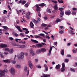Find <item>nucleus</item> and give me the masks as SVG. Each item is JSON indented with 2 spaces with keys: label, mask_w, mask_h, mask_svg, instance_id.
<instances>
[{
  "label": "nucleus",
  "mask_w": 77,
  "mask_h": 77,
  "mask_svg": "<svg viewBox=\"0 0 77 77\" xmlns=\"http://www.w3.org/2000/svg\"><path fill=\"white\" fill-rule=\"evenodd\" d=\"M8 71L7 70V69H4V70H0V77H2V76H5V75H4V74L2 73H5V72H8Z\"/></svg>",
  "instance_id": "f257e3e1"
},
{
  "label": "nucleus",
  "mask_w": 77,
  "mask_h": 77,
  "mask_svg": "<svg viewBox=\"0 0 77 77\" xmlns=\"http://www.w3.org/2000/svg\"><path fill=\"white\" fill-rule=\"evenodd\" d=\"M19 59H22L24 58V53L22 52L18 56Z\"/></svg>",
  "instance_id": "f03ea898"
},
{
  "label": "nucleus",
  "mask_w": 77,
  "mask_h": 77,
  "mask_svg": "<svg viewBox=\"0 0 77 77\" xmlns=\"http://www.w3.org/2000/svg\"><path fill=\"white\" fill-rule=\"evenodd\" d=\"M10 72L13 75H15V69L14 68H11V70Z\"/></svg>",
  "instance_id": "7ed1b4c3"
},
{
  "label": "nucleus",
  "mask_w": 77,
  "mask_h": 77,
  "mask_svg": "<svg viewBox=\"0 0 77 77\" xmlns=\"http://www.w3.org/2000/svg\"><path fill=\"white\" fill-rule=\"evenodd\" d=\"M27 66H25L24 67L25 71H26L27 73V75H29V69H28Z\"/></svg>",
  "instance_id": "20e7f679"
},
{
  "label": "nucleus",
  "mask_w": 77,
  "mask_h": 77,
  "mask_svg": "<svg viewBox=\"0 0 77 77\" xmlns=\"http://www.w3.org/2000/svg\"><path fill=\"white\" fill-rule=\"evenodd\" d=\"M28 65L31 69H32V68H33V65H32V63L31 62V61H28Z\"/></svg>",
  "instance_id": "39448f33"
},
{
  "label": "nucleus",
  "mask_w": 77,
  "mask_h": 77,
  "mask_svg": "<svg viewBox=\"0 0 77 77\" xmlns=\"http://www.w3.org/2000/svg\"><path fill=\"white\" fill-rule=\"evenodd\" d=\"M35 7H36V11L38 12L39 11H40V10L41 9V7H39V6H38V5L37 4L35 5Z\"/></svg>",
  "instance_id": "423d86ee"
},
{
  "label": "nucleus",
  "mask_w": 77,
  "mask_h": 77,
  "mask_svg": "<svg viewBox=\"0 0 77 77\" xmlns=\"http://www.w3.org/2000/svg\"><path fill=\"white\" fill-rule=\"evenodd\" d=\"M36 45V47H37V48H41V47H42V46H43L41 44H38Z\"/></svg>",
  "instance_id": "0eeeda50"
},
{
  "label": "nucleus",
  "mask_w": 77,
  "mask_h": 77,
  "mask_svg": "<svg viewBox=\"0 0 77 77\" xmlns=\"http://www.w3.org/2000/svg\"><path fill=\"white\" fill-rule=\"evenodd\" d=\"M15 27L18 29L20 32H22V31L21 29V28H20V26H15Z\"/></svg>",
  "instance_id": "6e6552de"
},
{
  "label": "nucleus",
  "mask_w": 77,
  "mask_h": 77,
  "mask_svg": "<svg viewBox=\"0 0 77 77\" xmlns=\"http://www.w3.org/2000/svg\"><path fill=\"white\" fill-rule=\"evenodd\" d=\"M52 49H53V48L51 47V46L49 52V53L48 54V56H50V55L51 54V50H52Z\"/></svg>",
  "instance_id": "1a4fd4ad"
},
{
  "label": "nucleus",
  "mask_w": 77,
  "mask_h": 77,
  "mask_svg": "<svg viewBox=\"0 0 77 77\" xmlns=\"http://www.w3.org/2000/svg\"><path fill=\"white\" fill-rule=\"evenodd\" d=\"M71 11H67L65 12V14L66 15H71Z\"/></svg>",
  "instance_id": "9d476101"
},
{
  "label": "nucleus",
  "mask_w": 77,
  "mask_h": 77,
  "mask_svg": "<svg viewBox=\"0 0 77 77\" xmlns=\"http://www.w3.org/2000/svg\"><path fill=\"white\" fill-rule=\"evenodd\" d=\"M41 52L42 51L41 49H38L36 51V53L37 54H40Z\"/></svg>",
  "instance_id": "9b49d317"
},
{
  "label": "nucleus",
  "mask_w": 77,
  "mask_h": 77,
  "mask_svg": "<svg viewBox=\"0 0 77 77\" xmlns=\"http://www.w3.org/2000/svg\"><path fill=\"white\" fill-rule=\"evenodd\" d=\"M39 6H41V7H43L44 6H45V7H46V6L45 5L46 4H45L44 3H42V4H40L38 5Z\"/></svg>",
  "instance_id": "f8f14e48"
},
{
  "label": "nucleus",
  "mask_w": 77,
  "mask_h": 77,
  "mask_svg": "<svg viewBox=\"0 0 77 77\" xmlns=\"http://www.w3.org/2000/svg\"><path fill=\"white\" fill-rule=\"evenodd\" d=\"M64 11H61L60 12V17L62 18L63 16V15H64Z\"/></svg>",
  "instance_id": "ddd939ff"
},
{
  "label": "nucleus",
  "mask_w": 77,
  "mask_h": 77,
  "mask_svg": "<svg viewBox=\"0 0 77 77\" xmlns=\"http://www.w3.org/2000/svg\"><path fill=\"white\" fill-rule=\"evenodd\" d=\"M26 18L28 19L29 20L30 19V16L29 15V13H26Z\"/></svg>",
  "instance_id": "4468645a"
},
{
  "label": "nucleus",
  "mask_w": 77,
  "mask_h": 77,
  "mask_svg": "<svg viewBox=\"0 0 77 77\" xmlns=\"http://www.w3.org/2000/svg\"><path fill=\"white\" fill-rule=\"evenodd\" d=\"M31 41L32 42H34V43H36L38 44V42L36 40H35L34 39H32Z\"/></svg>",
  "instance_id": "2eb2a0df"
},
{
  "label": "nucleus",
  "mask_w": 77,
  "mask_h": 77,
  "mask_svg": "<svg viewBox=\"0 0 77 77\" xmlns=\"http://www.w3.org/2000/svg\"><path fill=\"white\" fill-rule=\"evenodd\" d=\"M8 52L9 53H10L11 54H12L13 53V52H14V50L12 49H11L10 50H9V51H8Z\"/></svg>",
  "instance_id": "dca6fc26"
},
{
  "label": "nucleus",
  "mask_w": 77,
  "mask_h": 77,
  "mask_svg": "<svg viewBox=\"0 0 77 77\" xmlns=\"http://www.w3.org/2000/svg\"><path fill=\"white\" fill-rule=\"evenodd\" d=\"M3 61L5 63H10L11 62V61L8 60H4Z\"/></svg>",
  "instance_id": "f3484780"
},
{
  "label": "nucleus",
  "mask_w": 77,
  "mask_h": 77,
  "mask_svg": "<svg viewBox=\"0 0 77 77\" xmlns=\"http://www.w3.org/2000/svg\"><path fill=\"white\" fill-rule=\"evenodd\" d=\"M54 9L56 11H57L58 9V8H57V5L55 4L54 6Z\"/></svg>",
  "instance_id": "a211bd4d"
},
{
  "label": "nucleus",
  "mask_w": 77,
  "mask_h": 77,
  "mask_svg": "<svg viewBox=\"0 0 77 77\" xmlns=\"http://www.w3.org/2000/svg\"><path fill=\"white\" fill-rule=\"evenodd\" d=\"M30 25L31 28H33V26H34V25L33 24V22H30Z\"/></svg>",
  "instance_id": "6ab92c4d"
},
{
  "label": "nucleus",
  "mask_w": 77,
  "mask_h": 77,
  "mask_svg": "<svg viewBox=\"0 0 77 77\" xmlns=\"http://www.w3.org/2000/svg\"><path fill=\"white\" fill-rule=\"evenodd\" d=\"M32 22H33L34 23H35V24H37L38 23V21H36L35 20V19H32Z\"/></svg>",
  "instance_id": "aec40b11"
},
{
  "label": "nucleus",
  "mask_w": 77,
  "mask_h": 77,
  "mask_svg": "<svg viewBox=\"0 0 77 77\" xmlns=\"http://www.w3.org/2000/svg\"><path fill=\"white\" fill-rule=\"evenodd\" d=\"M43 75H44V77H50V75H47L44 73L43 74Z\"/></svg>",
  "instance_id": "412c9836"
},
{
  "label": "nucleus",
  "mask_w": 77,
  "mask_h": 77,
  "mask_svg": "<svg viewBox=\"0 0 77 77\" xmlns=\"http://www.w3.org/2000/svg\"><path fill=\"white\" fill-rule=\"evenodd\" d=\"M40 49L42 52H45V51H46V49L44 48H42Z\"/></svg>",
  "instance_id": "4be33fe9"
},
{
  "label": "nucleus",
  "mask_w": 77,
  "mask_h": 77,
  "mask_svg": "<svg viewBox=\"0 0 77 77\" xmlns=\"http://www.w3.org/2000/svg\"><path fill=\"white\" fill-rule=\"evenodd\" d=\"M18 46V47L19 48H24V47H26V46H25V45L18 46H18Z\"/></svg>",
  "instance_id": "5701e85b"
},
{
  "label": "nucleus",
  "mask_w": 77,
  "mask_h": 77,
  "mask_svg": "<svg viewBox=\"0 0 77 77\" xmlns=\"http://www.w3.org/2000/svg\"><path fill=\"white\" fill-rule=\"evenodd\" d=\"M56 68L57 69H60V64H58L56 65Z\"/></svg>",
  "instance_id": "b1692460"
},
{
  "label": "nucleus",
  "mask_w": 77,
  "mask_h": 77,
  "mask_svg": "<svg viewBox=\"0 0 77 77\" xmlns=\"http://www.w3.org/2000/svg\"><path fill=\"white\" fill-rule=\"evenodd\" d=\"M61 54L62 56H63L64 55V49L61 50Z\"/></svg>",
  "instance_id": "393cba45"
},
{
  "label": "nucleus",
  "mask_w": 77,
  "mask_h": 77,
  "mask_svg": "<svg viewBox=\"0 0 77 77\" xmlns=\"http://www.w3.org/2000/svg\"><path fill=\"white\" fill-rule=\"evenodd\" d=\"M72 14L73 15H76V12L75 11H73L72 12Z\"/></svg>",
  "instance_id": "a878e982"
},
{
  "label": "nucleus",
  "mask_w": 77,
  "mask_h": 77,
  "mask_svg": "<svg viewBox=\"0 0 77 77\" xmlns=\"http://www.w3.org/2000/svg\"><path fill=\"white\" fill-rule=\"evenodd\" d=\"M2 27L3 29H5V30H8V27L6 26H2Z\"/></svg>",
  "instance_id": "bb28decb"
},
{
  "label": "nucleus",
  "mask_w": 77,
  "mask_h": 77,
  "mask_svg": "<svg viewBox=\"0 0 77 77\" xmlns=\"http://www.w3.org/2000/svg\"><path fill=\"white\" fill-rule=\"evenodd\" d=\"M2 22H6V19L5 18H3L2 20H1Z\"/></svg>",
  "instance_id": "cd10ccee"
},
{
  "label": "nucleus",
  "mask_w": 77,
  "mask_h": 77,
  "mask_svg": "<svg viewBox=\"0 0 77 77\" xmlns=\"http://www.w3.org/2000/svg\"><path fill=\"white\" fill-rule=\"evenodd\" d=\"M70 70L72 72H75V70L74 69H72V68H71L70 69Z\"/></svg>",
  "instance_id": "c85d7f7f"
},
{
  "label": "nucleus",
  "mask_w": 77,
  "mask_h": 77,
  "mask_svg": "<svg viewBox=\"0 0 77 77\" xmlns=\"http://www.w3.org/2000/svg\"><path fill=\"white\" fill-rule=\"evenodd\" d=\"M0 55L1 58H4V56H3V55L2 53L0 52Z\"/></svg>",
  "instance_id": "c756f323"
},
{
  "label": "nucleus",
  "mask_w": 77,
  "mask_h": 77,
  "mask_svg": "<svg viewBox=\"0 0 77 77\" xmlns=\"http://www.w3.org/2000/svg\"><path fill=\"white\" fill-rule=\"evenodd\" d=\"M58 10L60 11L61 12H63L62 11L63 10V8H59Z\"/></svg>",
  "instance_id": "7c9ffc66"
},
{
  "label": "nucleus",
  "mask_w": 77,
  "mask_h": 77,
  "mask_svg": "<svg viewBox=\"0 0 77 77\" xmlns=\"http://www.w3.org/2000/svg\"><path fill=\"white\" fill-rule=\"evenodd\" d=\"M41 26L42 27H46V26H47V24H45V23H42L41 25Z\"/></svg>",
  "instance_id": "2f4dec72"
},
{
  "label": "nucleus",
  "mask_w": 77,
  "mask_h": 77,
  "mask_svg": "<svg viewBox=\"0 0 77 77\" xmlns=\"http://www.w3.org/2000/svg\"><path fill=\"white\" fill-rule=\"evenodd\" d=\"M12 45L13 46H18V45L16 44L15 43H12Z\"/></svg>",
  "instance_id": "473e14b6"
},
{
  "label": "nucleus",
  "mask_w": 77,
  "mask_h": 77,
  "mask_svg": "<svg viewBox=\"0 0 77 77\" xmlns=\"http://www.w3.org/2000/svg\"><path fill=\"white\" fill-rule=\"evenodd\" d=\"M29 3V2H27L26 4L24 5V6L26 7V8H28V7H29V5H28Z\"/></svg>",
  "instance_id": "72a5a7b5"
},
{
  "label": "nucleus",
  "mask_w": 77,
  "mask_h": 77,
  "mask_svg": "<svg viewBox=\"0 0 77 77\" xmlns=\"http://www.w3.org/2000/svg\"><path fill=\"white\" fill-rule=\"evenodd\" d=\"M30 54H32L33 53H34V52L33 51V50L32 49H31V50H30Z\"/></svg>",
  "instance_id": "f704fd0d"
},
{
  "label": "nucleus",
  "mask_w": 77,
  "mask_h": 77,
  "mask_svg": "<svg viewBox=\"0 0 77 77\" xmlns=\"http://www.w3.org/2000/svg\"><path fill=\"white\" fill-rule=\"evenodd\" d=\"M65 66V63H62V68H64Z\"/></svg>",
  "instance_id": "c9c22d12"
},
{
  "label": "nucleus",
  "mask_w": 77,
  "mask_h": 77,
  "mask_svg": "<svg viewBox=\"0 0 77 77\" xmlns=\"http://www.w3.org/2000/svg\"><path fill=\"white\" fill-rule=\"evenodd\" d=\"M0 47L1 48H4V45L3 44H1L0 45Z\"/></svg>",
  "instance_id": "e433bc0d"
},
{
  "label": "nucleus",
  "mask_w": 77,
  "mask_h": 77,
  "mask_svg": "<svg viewBox=\"0 0 77 77\" xmlns=\"http://www.w3.org/2000/svg\"><path fill=\"white\" fill-rule=\"evenodd\" d=\"M16 67L17 68H20L21 67L20 65H17L16 66Z\"/></svg>",
  "instance_id": "4c0bfd02"
},
{
  "label": "nucleus",
  "mask_w": 77,
  "mask_h": 77,
  "mask_svg": "<svg viewBox=\"0 0 77 77\" xmlns=\"http://www.w3.org/2000/svg\"><path fill=\"white\" fill-rule=\"evenodd\" d=\"M26 1H23L22 2V5H25V4H26Z\"/></svg>",
  "instance_id": "58836bf2"
},
{
  "label": "nucleus",
  "mask_w": 77,
  "mask_h": 77,
  "mask_svg": "<svg viewBox=\"0 0 77 77\" xmlns=\"http://www.w3.org/2000/svg\"><path fill=\"white\" fill-rule=\"evenodd\" d=\"M70 32L71 33L72 35H74V34H75V33L73 32L74 31H73L70 30Z\"/></svg>",
  "instance_id": "ea45409f"
},
{
  "label": "nucleus",
  "mask_w": 77,
  "mask_h": 77,
  "mask_svg": "<svg viewBox=\"0 0 77 77\" xmlns=\"http://www.w3.org/2000/svg\"><path fill=\"white\" fill-rule=\"evenodd\" d=\"M5 50L6 51H9V49L8 48H5Z\"/></svg>",
  "instance_id": "a19ab883"
},
{
  "label": "nucleus",
  "mask_w": 77,
  "mask_h": 77,
  "mask_svg": "<svg viewBox=\"0 0 77 77\" xmlns=\"http://www.w3.org/2000/svg\"><path fill=\"white\" fill-rule=\"evenodd\" d=\"M65 70V69L64 68H62L61 70V72H64Z\"/></svg>",
  "instance_id": "79ce46f5"
},
{
  "label": "nucleus",
  "mask_w": 77,
  "mask_h": 77,
  "mask_svg": "<svg viewBox=\"0 0 77 77\" xmlns=\"http://www.w3.org/2000/svg\"><path fill=\"white\" fill-rule=\"evenodd\" d=\"M69 61V60L67 59H66L64 60L65 62H66V63L68 62Z\"/></svg>",
  "instance_id": "37998d69"
},
{
  "label": "nucleus",
  "mask_w": 77,
  "mask_h": 77,
  "mask_svg": "<svg viewBox=\"0 0 77 77\" xmlns=\"http://www.w3.org/2000/svg\"><path fill=\"white\" fill-rule=\"evenodd\" d=\"M48 13L49 14H51V10H50V9H49L48 11H47Z\"/></svg>",
  "instance_id": "c03bdc74"
},
{
  "label": "nucleus",
  "mask_w": 77,
  "mask_h": 77,
  "mask_svg": "<svg viewBox=\"0 0 77 77\" xmlns=\"http://www.w3.org/2000/svg\"><path fill=\"white\" fill-rule=\"evenodd\" d=\"M39 35L40 36H45V35L44 34L41 33Z\"/></svg>",
  "instance_id": "a18cd8bd"
},
{
  "label": "nucleus",
  "mask_w": 77,
  "mask_h": 77,
  "mask_svg": "<svg viewBox=\"0 0 77 77\" xmlns=\"http://www.w3.org/2000/svg\"><path fill=\"white\" fill-rule=\"evenodd\" d=\"M3 11L4 12L3 13V14H6V13H7V12H8V11L6 10H4Z\"/></svg>",
  "instance_id": "49530a36"
},
{
  "label": "nucleus",
  "mask_w": 77,
  "mask_h": 77,
  "mask_svg": "<svg viewBox=\"0 0 77 77\" xmlns=\"http://www.w3.org/2000/svg\"><path fill=\"white\" fill-rule=\"evenodd\" d=\"M8 9H9L10 11H12V9H11V8L10 7V5H8Z\"/></svg>",
  "instance_id": "de8ad7c7"
},
{
  "label": "nucleus",
  "mask_w": 77,
  "mask_h": 77,
  "mask_svg": "<svg viewBox=\"0 0 77 77\" xmlns=\"http://www.w3.org/2000/svg\"><path fill=\"white\" fill-rule=\"evenodd\" d=\"M30 47L31 48H36V46H35V45L31 46H30Z\"/></svg>",
  "instance_id": "09e8293b"
},
{
  "label": "nucleus",
  "mask_w": 77,
  "mask_h": 77,
  "mask_svg": "<svg viewBox=\"0 0 77 77\" xmlns=\"http://www.w3.org/2000/svg\"><path fill=\"white\" fill-rule=\"evenodd\" d=\"M52 2H53V3H54L55 4H57V2L55 1H52Z\"/></svg>",
  "instance_id": "8fccbe9b"
},
{
  "label": "nucleus",
  "mask_w": 77,
  "mask_h": 77,
  "mask_svg": "<svg viewBox=\"0 0 77 77\" xmlns=\"http://www.w3.org/2000/svg\"><path fill=\"white\" fill-rule=\"evenodd\" d=\"M14 36H16V37H17V36H18L19 35L17 33H15L14 34Z\"/></svg>",
  "instance_id": "3c124183"
},
{
  "label": "nucleus",
  "mask_w": 77,
  "mask_h": 77,
  "mask_svg": "<svg viewBox=\"0 0 77 77\" xmlns=\"http://www.w3.org/2000/svg\"><path fill=\"white\" fill-rule=\"evenodd\" d=\"M44 19V20H47V16L46 15L45 16Z\"/></svg>",
  "instance_id": "603ef678"
},
{
  "label": "nucleus",
  "mask_w": 77,
  "mask_h": 77,
  "mask_svg": "<svg viewBox=\"0 0 77 77\" xmlns=\"http://www.w3.org/2000/svg\"><path fill=\"white\" fill-rule=\"evenodd\" d=\"M40 21H41V19L39 17L38 18V19H37L38 23V22L39 23Z\"/></svg>",
  "instance_id": "864d4df0"
},
{
  "label": "nucleus",
  "mask_w": 77,
  "mask_h": 77,
  "mask_svg": "<svg viewBox=\"0 0 77 77\" xmlns=\"http://www.w3.org/2000/svg\"><path fill=\"white\" fill-rule=\"evenodd\" d=\"M4 48H6L8 47V45L6 44H3Z\"/></svg>",
  "instance_id": "5fc2aeb1"
},
{
  "label": "nucleus",
  "mask_w": 77,
  "mask_h": 77,
  "mask_svg": "<svg viewBox=\"0 0 77 77\" xmlns=\"http://www.w3.org/2000/svg\"><path fill=\"white\" fill-rule=\"evenodd\" d=\"M40 38V36H39L38 35H36L35 36V38Z\"/></svg>",
  "instance_id": "6e6d98bb"
},
{
  "label": "nucleus",
  "mask_w": 77,
  "mask_h": 77,
  "mask_svg": "<svg viewBox=\"0 0 77 77\" xmlns=\"http://www.w3.org/2000/svg\"><path fill=\"white\" fill-rule=\"evenodd\" d=\"M38 16L39 17H41V13L40 12H38Z\"/></svg>",
  "instance_id": "4d7b16f0"
},
{
  "label": "nucleus",
  "mask_w": 77,
  "mask_h": 77,
  "mask_svg": "<svg viewBox=\"0 0 77 77\" xmlns=\"http://www.w3.org/2000/svg\"><path fill=\"white\" fill-rule=\"evenodd\" d=\"M54 45H56V46H57V42H54Z\"/></svg>",
  "instance_id": "13d9d810"
},
{
  "label": "nucleus",
  "mask_w": 77,
  "mask_h": 77,
  "mask_svg": "<svg viewBox=\"0 0 77 77\" xmlns=\"http://www.w3.org/2000/svg\"><path fill=\"white\" fill-rule=\"evenodd\" d=\"M4 53L5 55H7V54H9V53L6 52H4Z\"/></svg>",
  "instance_id": "bf43d9fd"
},
{
  "label": "nucleus",
  "mask_w": 77,
  "mask_h": 77,
  "mask_svg": "<svg viewBox=\"0 0 77 77\" xmlns=\"http://www.w3.org/2000/svg\"><path fill=\"white\" fill-rule=\"evenodd\" d=\"M72 9L73 11H76L77 9L76 8H72Z\"/></svg>",
  "instance_id": "052dcab7"
},
{
  "label": "nucleus",
  "mask_w": 77,
  "mask_h": 77,
  "mask_svg": "<svg viewBox=\"0 0 77 77\" xmlns=\"http://www.w3.org/2000/svg\"><path fill=\"white\" fill-rule=\"evenodd\" d=\"M46 38H47L48 39H50V37H49V36H48L47 35H46Z\"/></svg>",
  "instance_id": "680f3d73"
},
{
  "label": "nucleus",
  "mask_w": 77,
  "mask_h": 77,
  "mask_svg": "<svg viewBox=\"0 0 77 77\" xmlns=\"http://www.w3.org/2000/svg\"><path fill=\"white\" fill-rule=\"evenodd\" d=\"M72 51H73V53H76V51L73 49L72 50Z\"/></svg>",
  "instance_id": "e2e57ef3"
},
{
  "label": "nucleus",
  "mask_w": 77,
  "mask_h": 77,
  "mask_svg": "<svg viewBox=\"0 0 77 77\" xmlns=\"http://www.w3.org/2000/svg\"><path fill=\"white\" fill-rule=\"evenodd\" d=\"M20 35L21 36H23V37H24V35H23V34L22 33H20Z\"/></svg>",
  "instance_id": "0e129e2a"
},
{
  "label": "nucleus",
  "mask_w": 77,
  "mask_h": 77,
  "mask_svg": "<svg viewBox=\"0 0 77 77\" xmlns=\"http://www.w3.org/2000/svg\"><path fill=\"white\" fill-rule=\"evenodd\" d=\"M59 3H63V2L62 0H60V1H59Z\"/></svg>",
  "instance_id": "69168bd1"
},
{
  "label": "nucleus",
  "mask_w": 77,
  "mask_h": 77,
  "mask_svg": "<svg viewBox=\"0 0 77 77\" xmlns=\"http://www.w3.org/2000/svg\"><path fill=\"white\" fill-rule=\"evenodd\" d=\"M23 30H26V31H27V29L26 28H23Z\"/></svg>",
  "instance_id": "338daca9"
},
{
  "label": "nucleus",
  "mask_w": 77,
  "mask_h": 77,
  "mask_svg": "<svg viewBox=\"0 0 77 77\" xmlns=\"http://www.w3.org/2000/svg\"><path fill=\"white\" fill-rule=\"evenodd\" d=\"M60 19H58L56 20L57 23H58V22H60Z\"/></svg>",
  "instance_id": "774afa93"
}]
</instances>
